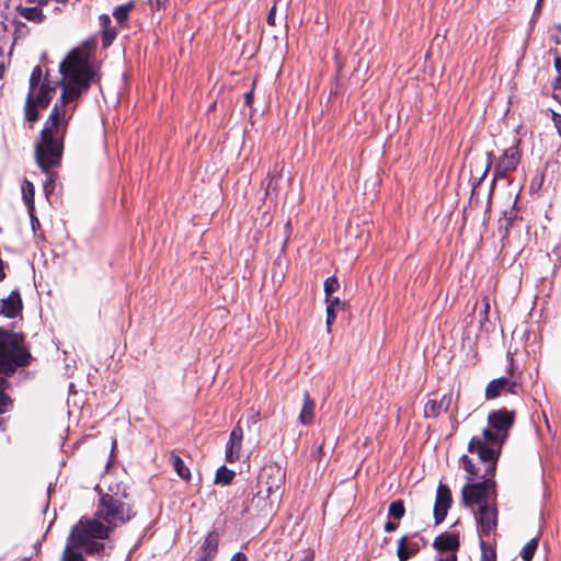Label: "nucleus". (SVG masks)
Listing matches in <instances>:
<instances>
[{
    "mask_svg": "<svg viewBox=\"0 0 561 561\" xmlns=\"http://www.w3.org/2000/svg\"><path fill=\"white\" fill-rule=\"evenodd\" d=\"M38 91L35 90L34 103L39 107H46L51 99L53 89L48 83H42Z\"/></svg>",
    "mask_w": 561,
    "mask_h": 561,
    "instance_id": "21",
    "label": "nucleus"
},
{
    "mask_svg": "<svg viewBox=\"0 0 561 561\" xmlns=\"http://www.w3.org/2000/svg\"><path fill=\"white\" fill-rule=\"evenodd\" d=\"M389 517L394 519H401L405 514V507L402 500H396L390 503L388 508Z\"/></svg>",
    "mask_w": 561,
    "mask_h": 561,
    "instance_id": "25",
    "label": "nucleus"
},
{
    "mask_svg": "<svg viewBox=\"0 0 561 561\" xmlns=\"http://www.w3.org/2000/svg\"><path fill=\"white\" fill-rule=\"evenodd\" d=\"M511 365L507 369V377L492 379L485 388V399L493 400L504 392L517 394L522 390V383L514 378L513 357H510Z\"/></svg>",
    "mask_w": 561,
    "mask_h": 561,
    "instance_id": "7",
    "label": "nucleus"
},
{
    "mask_svg": "<svg viewBox=\"0 0 561 561\" xmlns=\"http://www.w3.org/2000/svg\"><path fill=\"white\" fill-rule=\"evenodd\" d=\"M104 549V543L96 541L76 524L67 539L60 561H84L83 552L92 554Z\"/></svg>",
    "mask_w": 561,
    "mask_h": 561,
    "instance_id": "6",
    "label": "nucleus"
},
{
    "mask_svg": "<svg viewBox=\"0 0 561 561\" xmlns=\"http://www.w3.org/2000/svg\"><path fill=\"white\" fill-rule=\"evenodd\" d=\"M236 477V471L228 469L225 465L220 466L215 473L213 483L220 485H228Z\"/></svg>",
    "mask_w": 561,
    "mask_h": 561,
    "instance_id": "22",
    "label": "nucleus"
},
{
    "mask_svg": "<svg viewBox=\"0 0 561 561\" xmlns=\"http://www.w3.org/2000/svg\"><path fill=\"white\" fill-rule=\"evenodd\" d=\"M34 105V96L33 92L28 93L25 104V117L28 122H35L38 117L37 111L35 110Z\"/></svg>",
    "mask_w": 561,
    "mask_h": 561,
    "instance_id": "27",
    "label": "nucleus"
},
{
    "mask_svg": "<svg viewBox=\"0 0 561 561\" xmlns=\"http://www.w3.org/2000/svg\"><path fill=\"white\" fill-rule=\"evenodd\" d=\"M23 342L22 335L0 330V366L3 373L11 374L16 367L28 364L30 354Z\"/></svg>",
    "mask_w": 561,
    "mask_h": 561,
    "instance_id": "4",
    "label": "nucleus"
},
{
    "mask_svg": "<svg viewBox=\"0 0 561 561\" xmlns=\"http://www.w3.org/2000/svg\"><path fill=\"white\" fill-rule=\"evenodd\" d=\"M504 220H505V226H504V234H503V237L507 238L508 233H510V228H511L512 222H513V218L512 217H506V213H505L504 214Z\"/></svg>",
    "mask_w": 561,
    "mask_h": 561,
    "instance_id": "38",
    "label": "nucleus"
},
{
    "mask_svg": "<svg viewBox=\"0 0 561 561\" xmlns=\"http://www.w3.org/2000/svg\"><path fill=\"white\" fill-rule=\"evenodd\" d=\"M542 2H543V0H537L536 7H535V10H534V16L539 14V12L541 10Z\"/></svg>",
    "mask_w": 561,
    "mask_h": 561,
    "instance_id": "45",
    "label": "nucleus"
},
{
    "mask_svg": "<svg viewBox=\"0 0 561 561\" xmlns=\"http://www.w3.org/2000/svg\"><path fill=\"white\" fill-rule=\"evenodd\" d=\"M61 94L35 142V159L39 168L48 172L59 164L64 152V138L68 123L75 113L71 105L88 92L98 77L94 45L87 41L72 48L59 65Z\"/></svg>",
    "mask_w": 561,
    "mask_h": 561,
    "instance_id": "1",
    "label": "nucleus"
},
{
    "mask_svg": "<svg viewBox=\"0 0 561 561\" xmlns=\"http://www.w3.org/2000/svg\"><path fill=\"white\" fill-rule=\"evenodd\" d=\"M1 371L3 373V369H2V367L0 366V373H1Z\"/></svg>",
    "mask_w": 561,
    "mask_h": 561,
    "instance_id": "53",
    "label": "nucleus"
},
{
    "mask_svg": "<svg viewBox=\"0 0 561 561\" xmlns=\"http://www.w3.org/2000/svg\"><path fill=\"white\" fill-rule=\"evenodd\" d=\"M244 101H245L247 105H251L252 104V101H253V92L252 91L245 93Z\"/></svg>",
    "mask_w": 561,
    "mask_h": 561,
    "instance_id": "43",
    "label": "nucleus"
},
{
    "mask_svg": "<svg viewBox=\"0 0 561 561\" xmlns=\"http://www.w3.org/2000/svg\"><path fill=\"white\" fill-rule=\"evenodd\" d=\"M480 548H481V561H495L496 554L493 549L488 550V545L484 540L480 541Z\"/></svg>",
    "mask_w": 561,
    "mask_h": 561,
    "instance_id": "33",
    "label": "nucleus"
},
{
    "mask_svg": "<svg viewBox=\"0 0 561 561\" xmlns=\"http://www.w3.org/2000/svg\"><path fill=\"white\" fill-rule=\"evenodd\" d=\"M327 306H332V309L337 310L344 308L345 304L340 300V298L335 297H327L325 298Z\"/></svg>",
    "mask_w": 561,
    "mask_h": 561,
    "instance_id": "34",
    "label": "nucleus"
},
{
    "mask_svg": "<svg viewBox=\"0 0 561 561\" xmlns=\"http://www.w3.org/2000/svg\"><path fill=\"white\" fill-rule=\"evenodd\" d=\"M28 3H33V4H45L46 3V0H26Z\"/></svg>",
    "mask_w": 561,
    "mask_h": 561,
    "instance_id": "48",
    "label": "nucleus"
},
{
    "mask_svg": "<svg viewBox=\"0 0 561 561\" xmlns=\"http://www.w3.org/2000/svg\"><path fill=\"white\" fill-rule=\"evenodd\" d=\"M460 461L468 473L466 477L468 482L473 481V477H479V469L467 455H462Z\"/></svg>",
    "mask_w": 561,
    "mask_h": 561,
    "instance_id": "24",
    "label": "nucleus"
},
{
    "mask_svg": "<svg viewBox=\"0 0 561 561\" xmlns=\"http://www.w3.org/2000/svg\"><path fill=\"white\" fill-rule=\"evenodd\" d=\"M23 198L28 206V210L33 211L34 185L28 181L23 186Z\"/></svg>",
    "mask_w": 561,
    "mask_h": 561,
    "instance_id": "31",
    "label": "nucleus"
},
{
    "mask_svg": "<svg viewBox=\"0 0 561 561\" xmlns=\"http://www.w3.org/2000/svg\"><path fill=\"white\" fill-rule=\"evenodd\" d=\"M336 319V310L332 309V306H327V327L330 331V327L334 323Z\"/></svg>",
    "mask_w": 561,
    "mask_h": 561,
    "instance_id": "35",
    "label": "nucleus"
},
{
    "mask_svg": "<svg viewBox=\"0 0 561 561\" xmlns=\"http://www.w3.org/2000/svg\"><path fill=\"white\" fill-rule=\"evenodd\" d=\"M305 561H312V556L311 557H306Z\"/></svg>",
    "mask_w": 561,
    "mask_h": 561,
    "instance_id": "49",
    "label": "nucleus"
},
{
    "mask_svg": "<svg viewBox=\"0 0 561 561\" xmlns=\"http://www.w3.org/2000/svg\"><path fill=\"white\" fill-rule=\"evenodd\" d=\"M99 22L101 27L103 28V44L104 46H108L112 44L113 39L116 37V31L111 27V18L107 14H101L99 16Z\"/></svg>",
    "mask_w": 561,
    "mask_h": 561,
    "instance_id": "20",
    "label": "nucleus"
},
{
    "mask_svg": "<svg viewBox=\"0 0 561 561\" xmlns=\"http://www.w3.org/2000/svg\"><path fill=\"white\" fill-rule=\"evenodd\" d=\"M538 548V539H530L522 549L520 557L524 561H531Z\"/></svg>",
    "mask_w": 561,
    "mask_h": 561,
    "instance_id": "26",
    "label": "nucleus"
},
{
    "mask_svg": "<svg viewBox=\"0 0 561 561\" xmlns=\"http://www.w3.org/2000/svg\"><path fill=\"white\" fill-rule=\"evenodd\" d=\"M126 496L125 491L121 495L118 493L101 494L94 516L81 518L77 523L79 529L85 530L95 540L107 538L114 528L127 523L135 516L133 505L124 501Z\"/></svg>",
    "mask_w": 561,
    "mask_h": 561,
    "instance_id": "2",
    "label": "nucleus"
},
{
    "mask_svg": "<svg viewBox=\"0 0 561 561\" xmlns=\"http://www.w3.org/2000/svg\"><path fill=\"white\" fill-rule=\"evenodd\" d=\"M314 408L316 403L313 399L310 397L308 390L304 392V404L301 411L299 413V422L304 425H309L313 422L314 419Z\"/></svg>",
    "mask_w": 561,
    "mask_h": 561,
    "instance_id": "18",
    "label": "nucleus"
},
{
    "mask_svg": "<svg viewBox=\"0 0 561 561\" xmlns=\"http://www.w3.org/2000/svg\"><path fill=\"white\" fill-rule=\"evenodd\" d=\"M340 288L339 280L335 276H330L324 280L325 298L331 297Z\"/></svg>",
    "mask_w": 561,
    "mask_h": 561,
    "instance_id": "32",
    "label": "nucleus"
},
{
    "mask_svg": "<svg viewBox=\"0 0 561 561\" xmlns=\"http://www.w3.org/2000/svg\"><path fill=\"white\" fill-rule=\"evenodd\" d=\"M554 69L558 72V77L554 79L553 88L558 89V83L561 82V57L554 58Z\"/></svg>",
    "mask_w": 561,
    "mask_h": 561,
    "instance_id": "36",
    "label": "nucleus"
},
{
    "mask_svg": "<svg viewBox=\"0 0 561 561\" xmlns=\"http://www.w3.org/2000/svg\"><path fill=\"white\" fill-rule=\"evenodd\" d=\"M398 528V524L394 523V522H391V520H388L386 524H385V531L386 533H392L396 529Z\"/></svg>",
    "mask_w": 561,
    "mask_h": 561,
    "instance_id": "41",
    "label": "nucleus"
},
{
    "mask_svg": "<svg viewBox=\"0 0 561 561\" xmlns=\"http://www.w3.org/2000/svg\"><path fill=\"white\" fill-rule=\"evenodd\" d=\"M552 121H553V124H554L559 135L561 136V114L553 113Z\"/></svg>",
    "mask_w": 561,
    "mask_h": 561,
    "instance_id": "39",
    "label": "nucleus"
},
{
    "mask_svg": "<svg viewBox=\"0 0 561 561\" xmlns=\"http://www.w3.org/2000/svg\"><path fill=\"white\" fill-rule=\"evenodd\" d=\"M519 162L518 153L513 149H508L504 152L503 157L495 165L494 176L504 178L507 173L514 171Z\"/></svg>",
    "mask_w": 561,
    "mask_h": 561,
    "instance_id": "12",
    "label": "nucleus"
},
{
    "mask_svg": "<svg viewBox=\"0 0 561 561\" xmlns=\"http://www.w3.org/2000/svg\"><path fill=\"white\" fill-rule=\"evenodd\" d=\"M472 513L477 522L478 531L484 536L490 535L497 525L496 502L472 510Z\"/></svg>",
    "mask_w": 561,
    "mask_h": 561,
    "instance_id": "8",
    "label": "nucleus"
},
{
    "mask_svg": "<svg viewBox=\"0 0 561 561\" xmlns=\"http://www.w3.org/2000/svg\"><path fill=\"white\" fill-rule=\"evenodd\" d=\"M230 561H248V558L243 552H236Z\"/></svg>",
    "mask_w": 561,
    "mask_h": 561,
    "instance_id": "42",
    "label": "nucleus"
},
{
    "mask_svg": "<svg viewBox=\"0 0 561 561\" xmlns=\"http://www.w3.org/2000/svg\"><path fill=\"white\" fill-rule=\"evenodd\" d=\"M16 11L21 16L26 19L27 21L34 22V23H41L44 21L45 15L38 7H22L19 5L16 8Z\"/></svg>",
    "mask_w": 561,
    "mask_h": 561,
    "instance_id": "19",
    "label": "nucleus"
},
{
    "mask_svg": "<svg viewBox=\"0 0 561 561\" xmlns=\"http://www.w3.org/2000/svg\"><path fill=\"white\" fill-rule=\"evenodd\" d=\"M453 503L451 491L447 484L439 483L436 490L434 504V520L438 525L444 522Z\"/></svg>",
    "mask_w": 561,
    "mask_h": 561,
    "instance_id": "11",
    "label": "nucleus"
},
{
    "mask_svg": "<svg viewBox=\"0 0 561 561\" xmlns=\"http://www.w3.org/2000/svg\"><path fill=\"white\" fill-rule=\"evenodd\" d=\"M506 438L495 430L484 428L482 437L473 436L468 444V451L477 454L479 460L485 465L484 476H494L501 447Z\"/></svg>",
    "mask_w": 561,
    "mask_h": 561,
    "instance_id": "3",
    "label": "nucleus"
},
{
    "mask_svg": "<svg viewBox=\"0 0 561 561\" xmlns=\"http://www.w3.org/2000/svg\"><path fill=\"white\" fill-rule=\"evenodd\" d=\"M285 482V471L278 466L265 467L260 474L259 483L265 486L267 496L277 492Z\"/></svg>",
    "mask_w": 561,
    "mask_h": 561,
    "instance_id": "10",
    "label": "nucleus"
},
{
    "mask_svg": "<svg viewBox=\"0 0 561 561\" xmlns=\"http://www.w3.org/2000/svg\"><path fill=\"white\" fill-rule=\"evenodd\" d=\"M558 30L561 32V25L558 26Z\"/></svg>",
    "mask_w": 561,
    "mask_h": 561,
    "instance_id": "52",
    "label": "nucleus"
},
{
    "mask_svg": "<svg viewBox=\"0 0 561 561\" xmlns=\"http://www.w3.org/2000/svg\"><path fill=\"white\" fill-rule=\"evenodd\" d=\"M173 466H174V469H175L176 473L182 479H188L190 478V470H188V468L185 466V463L183 462V460L180 457H178V456L173 457Z\"/></svg>",
    "mask_w": 561,
    "mask_h": 561,
    "instance_id": "30",
    "label": "nucleus"
},
{
    "mask_svg": "<svg viewBox=\"0 0 561 561\" xmlns=\"http://www.w3.org/2000/svg\"><path fill=\"white\" fill-rule=\"evenodd\" d=\"M437 561H457L456 554H448L445 558H439Z\"/></svg>",
    "mask_w": 561,
    "mask_h": 561,
    "instance_id": "46",
    "label": "nucleus"
},
{
    "mask_svg": "<svg viewBox=\"0 0 561 561\" xmlns=\"http://www.w3.org/2000/svg\"><path fill=\"white\" fill-rule=\"evenodd\" d=\"M216 547H217V546H216V545H215V543L213 542V546H211V549H213V553L215 552V550H216Z\"/></svg>",
    "mask_w": 561,
    "mask_h": 561,
    "instance_id": "50",
    "label": "nucleus"
},
{
    "mask_svg": "<svg viewBox=\"0 0 561 561\" xmlns=\"http://www.w3.org/2000/svg\"><path fill=\"white\" fill-rule=\"evenodd\" d=\"M482 481H471L463 485L461 490V501L466 507L471 511L474 506L481 507L496 502V483L493 476L481 474Z\"/></svg>",
    "mask_w": 561,
    "mask_h": 561,
    "instance_id": "5",
    "label": "nucleus"
},
{
    "mask_svg": "<svg viewBox=\"0 0 561 561\" xmlns=\"http://www.w3.org/2000/svg\"><path fill=\"white\" fill-rule=\"evenodd\" d=\"M491 165H492V153H491V152H488L485 167H484V170H483V172H482V175H481V178H480V180H479L480 182H481V181H483V180L485 179V176H486V174H488V172H489V170H490Z\"/></svg>",
    "mask_w": 561,
    "mask_h": 561,
    "instance_id": "37",
    "label": "nucleus"
},
{
    "mask_svg": "<svg viewBox=\"0 0 561 561\" xmlns=\"http://www.w3.org/2000/svg\"><path fill=\"white\" fill-rule=\"evenodd\" d=\"M451 402V396L445 394L439 401L428 400L424 405L425 417H437L442 411H447Z\"/></svg>",
    "mask_w": 561,
    "mask_h": 561,
    "instance_id": "16",
    "label": "nucleus"
},
{
    "mask_svg": "<svg viewBox=\"0 0 561 561\" xmlns=\"http://www.w3.org/2000/svg\"><path fill=\"white\" fill-rule=\"evenodd\" d=\"M558 89H561V82H560V83H558Z\"/></svg>",
    "mask_w": 561,
    "mask_h": 561,
    "instance_id": "51",
    "label": "nucleus"
},
{
    "mask_svg": "<svg viewBox=\"0 0 561 561\" xmlns=\"http://www.w3.org/2000/svg\"><path fill=\"white\" fill-rule=\"evenodd\" d=\"M131 4H124L115 8L113 15L119 24L126 22Z\"/></svg>",
    "mask_w": 561,
    "mask_h": 561,
    "instance_id": "29",
    "label": "nucleus"
},
{
    "mask_svg": "<svg viewBox=\"0 0 561 561\" xmlns=\"http://www.w3.org/2000/svg\"><path fill=\"white\" fill-rule=\"evenodd\" d=\"M242 444V430L236 427L231 431L229 440L226 444L225 456L228 462H236L240 458Z\"/></svg>",
    "mask_w": 561,
    "mask_h": 561,
    "instance_id": "14",
    "label": "nucleus"
},
{
    "mask_svg": "<svg viewBox=\"0 0 561 561\" xmlns=\"http://www.w3.org/2000/svg\"><path fill=\"white\" fill-rule=\"evenodd\" d=\"M483 304H484V313L486 314L490 310V304H489L488 298L483 299Z\"/></svg>",
    "mask_w": 561,
    "mask_h": 561,
    "instance_id": "47",
    "label": "nucleus"
},
{
    "mask_svg": "<svg viewBox=\"0 0 561 561\" xmlns=\"http://www.w3.org/2000/svg\"><path fill=\"white\" fill-rule=\"evenodd\" d=\"M42 77H43V71H42L41 67H38V66L35 67L31 75L30 92L28 93H32V92H33V94L35 93V89H37V87H39L42 84L41 83Z\"/></svg>",
    "mask_w": 561,
    "mask_h": 561,
    "instance_id": "28",
    "label": "nucleus"
},
{
    "mask_svg": "<svg viewBox=\"0 0 561 561\" xmlns=\"http://www.w3.org/2000/svg\"><path fill=\"white\" fill-rule=\"evenodd\" d=\"M5 278L4 262L0 259V282Z\"/></svg>",
    "mask_w": 561,
    "mask_h": 561,
    "instance_id": "44",
    "label": "nucleus"
},
{
    "mask_svg": "<svg viewBox=\"0 0 561 561\" xmlns=\"http://www.w3.org/2000/svg\"><path fill=\"white\" fill-rule=\"evenodd\" d=\"M515 422V412L508 411L505 408L494 410L488 415V423L492 430L503 434L507 439L508 433Z\"/></svg>",
    "mask_w": 561,
    "mask_h": 561,
    "instance_id": "9",
    "label": "nucleus"
},
{
    "mask_svg": "<svg viewBox=\"0 0 561 561\" xmlns=\"http://www.w3.org/2000/svg\"><path fill=\"white\" fill-rule=\"evenodd\" d=\"M9 388V382L0 378V414L8 412L12 407L11 398L5 393Z\"/></svg>",
    "mask_w": 561,
    "mask_h": 561,
    "instance_id": "23",
    "label": "nucleus"
},
{
    "mask_svg": "<svg viewBox=\"0 0 561 561\" xmlns=\"http://www.w3.org/2000/svg\"><path fill=\"white\" fill-rule=\"evenodd\" d=\"M275 14H276V7H272L270 12H268V15H267V23L270 25H275Z\"/></svg>",
    "mask_w": 561,
    "mask_h": 561,
    "instance_id": "40",
    "label": "nucleus"
},
{
    "mask_svg": "<svg viewBox=\"0 0 561 561\" xmlns=\"http://www.w3.org/2000/svg\"><path fill=\"white\" fill-rule=\"evenodd\" d=\"M433 547L439 552L456 554L460 547L459 536L453 533H444L434 539Z\"/></svg>",
    "mask_w": 561,
    "mask_h": 561,
    "instance_id": "15",
    "label": "nucleus"
},
{
    "mask_svg": "<svg viewBox=\"0 0 561 561\" xmlns=\"http://www.w3.org/2000/svg\"><path fill=\"white\" fill-rule=\"evenodd\" d=\"M22 307L19 290H13L7 298L0 301V314L7 318H15L22 311Z\"/></svg>",
    "mask_w": 561,
    "mask_h": 561,
    "instance_id": "13",
    "label": "nucleus"
},
{
    "mask_svg": "<svg viewBox=\"0 0 561 561\" xmlns=\"http://www.w3.org/2000/svg\"><path fill=\"white\" fill-rule=\"evenodd\" d=\"M420 551V546L416 541L408 542V538L404 536L399 539L397 556L400 561H408L410 558L415 556Z\"/></svg>",
    "mask_w": 561,
    "mask_h": 561,
    "instance_id": "17",
    "label": "nucleus"
}]
</instances>
